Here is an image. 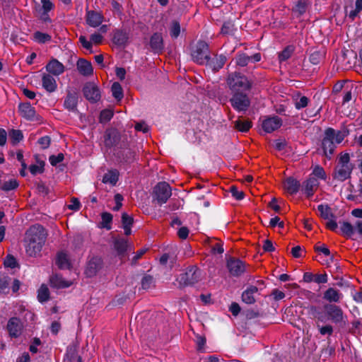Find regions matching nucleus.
I'll use <instances>...</instances> for the list:
<instances>
[{"label":"nucleus","instance_id":"nucleus-59","mask_svg":"<svg viewBox=\"0 0 362 362\" xmlns=\"http://www.w3.org/2000/svg\"><path fill=\"white\" fill-rule=\"evenodd\" d=\"M38 144L41 146L42 148H47L50 144V138L47 136L41 137L38 140Z\"/></svg>","mask_w":362,"mask_h":362},{"label":"nucleus","instance_id":"nucleus-30","mask_svg":"<svg viewBox=\"0 0 362 362\" xmlns=\"http://www.w3.org/2000/svg\"><path fill=\"white\" fill-rule=\"evenodd\" d=\"M118 177L119 173L117 170H110L104 175L103 182L111 185H115L118 180Z\"/></svg>","mask_w":362,"mask_h":362},{"label":"nucleus","instance_id":"nucleus-40","mask_svg":"<svg viewBox=\"0 0 362 362\" xmlns=\"http://www.w3.org/2000/svg\"><path fill=\"white\" fill-rule=\"evenodd\" d=\"M154 286L153 278L150 275H145L141 280V287L148 290Z\"/></svg>","mask_w":362,"mask_h":362},{"label":"nucleus","instance_id":"nucleus-45","mask_svg":"<svg viewBox=\"0 0 362 362\" xmlns=\"http://www.w3.org/2000/svg\"><path fill=\"white\" fill-rule=\"evenodd\" d=\"M35 40L40 43H45L51 40V36L47 33L36 32L34 34Z\"/></svg>","mask_w":362,"mask_h":362},{"label":"nucleus","instance_id":"nucleus-41","mask_svg":"<svg viewBox=\"0 0 362 362\" xmlns=\"http://www.w3.org/2000/svg\"><path fill=\"white\" fill-rule=\"evenodd\" d=\"M18 186V183L14 179L9 180L8 181L4 182L0 188L4 191H10L16 189Z\"/></svg>","mask_w":362,"mask_h":362},{"label":"nucleus","instance_id":"nucleus-14","mask_svg":"<svg viewBox=\"0 0 362 362\" xmlns=\"http://www.w3.org/2000/svg\"><path fill=\"white\" fill-rule=\"evenodd\" d=\"M18 108L21 115L25 119L30 121H37L39 119L35 108L29 103L20 104Z\"/></svg>","mask_w":362,"mask_h":362},{"label":"nucleus","instance_id":"nucleus-58","mask_svg":"<svg viewBox=\"0 0 362 362\" xmlns=\"http://www.w3.org/2000/svg\"><path fill=\"white\" fill-rule=\"evenodd\" d=\"M269 226L271 227H275L276 226H278L279 228H283L284 227V223L281 221L278 216H275L271 218L269 221Z\"/></svg>","mask_w":362,"mask_h":362},{"label":"nucleus","instance_id":"nucleus-64","mask_svg":"<svg viewBox=\"0 0 362 362\" xmlns=\"http://www.w3.org/2000/svg\"><path fill=\"white\" fill-rule=\"evenodd\" d=\"M79 42L81 43L83 47L86 49L90 50L92 48V42L90 41H88L85 36H80Z\"/></svg>","mask_w":362,"mask_h":362},{"label":"nucleus","instance_id":"nucleus-19","mask_svg":"<svg viewBox=\"0 0 362 362\" xmlns=\"http://www.w3.org/2000/svg\"><path fill=\"white\" fill-rule=\"evenodd\" d=\"M77 70L83 76H90L93 74V69L90 62L79 59L76 63Z\"/></svg>","mask_w":362,"mask_h":362},{"label":"nucleus","instance_id":"nucleus-15","mask_svg":"<svg viewBox=\"0 0 362 362\" xmlns=\"http://www.w3.org/2000/svg\"><path fill=\"white\" fill-rule=\"evenodd\" d=\"M318 185V180L313 177H310L303 182L302 190L308 198H310L317 190Z\"/></svg>","mask_w":362,"mask_h":362},{"label":"nucleus","instance_id":"nucleus-23","mask_svg":"<svg viewBox=\"0 0 362 362\" xmlns=\"http://www.w3.org/2000/svg\"><path fill=\"white\" fill-rule=\"evenodd\" d=\"M78 103V94L76 92H69L64 100V105L69 111H74Z\"/></svg>","mask_w":362,"mask_h":362},{"label":"nucleus","instance_id":"nucleus-46","mask_svg":"<svg viewBox=\"0 0 362 362\" xmlns=\"http://www.w3.org/2000/svg\"><path fill=\"white\" fill-rule=\"evenodd\" d=\"M309 102V99L306 96H300L295 100V107L298 110L305 107Z\"/></svg>","mask_w":362,"mask_h":362},{"label":"nucleus","instance_id":"nucleus-29","mask_svg":"<svg viewBox=\"0 0 362 362\" xmlns=\"http://www.w3.org/2000/svg\"><path fill=\"white\" fill-rule=\"evenodd\" d=\"M114 245L119 255H124L129 247H131L127 241L124 238L116 239Z\"/></svg>","mask_w":362,"mask_h":362},{"label":"nucleus","instance_id":"nucleus-55","mask_svg":"<svg viewBox=\"0 0 362 362\" xmlns=\"http://www.w3.org/2000/svg\"><path fill=\"white\" fill-rule=\"evenodd\" d=\"M41 4L44 13L50 11L54 7V4L50 0H41Z\"/></svg>","mask_w":362,"mask_h":362},{"label":"nucleus","instance_id":"nucleus-53","mask_svg":"<svg viewBox=\"0 0 362 362\" xmlns=\"http://www.w3.org/2000/svg\"><path fill=\"white\" fill-rule=\"evenodd\" d=\"M313 174L322 180H325L326 178V174L324 169L319 165L315 167Z\"/></svg>","mask_w":362,"mask_h":362},{"label":"nucleus","instance_id":"nucleus-48","mask_svg":"<svg viewBox=\"0 0 362 362\" xmlns=\"http://www.w3.org/2000/svg\"><path fill=\"white\" fill-rule=\"evenodd\" d=\"M113 117V112L110 110H104L100 112V122H107L110 121Z\"/></svg>","mask_w":362,"mask_h":362},{"label":"nucleus","instance_id":"nucleus-60","mask_svg":"<svg viewBox=\"0 0 362 362\" xmlns=\"http://www.w3.org/2000/svg\"><path fill=\"white\" fill-rule=\"evenodd\" d=\"M80 206V202L78 200V199L73 197L71 200V204L69 205L68 208L71 210L78 211L79 210Z\"/></svg>","mask_w":362,"mask_h":362},{"label":"nucleus","instance_id":"nucleus-12","mask_svg":"<svg viewBox=\"0 0 362 362\" xmlns=\"http://www.w3.org/2000/svg\"><path fill=\"white\" fill-rule=\"evenodd\" d=\"M103 267V260L100 257H94L88 262L85 274L88 277L94 276Z\"/></svg>","mask_w":362,"mask_h":362},{"label":"nucleus","instance_id":"nucleus-47","mask_svg":"<svg viewBox=\"0 0 362 362\" xmlns=\"http://www.w3.org/2000/svg\"><path fill=\"white\" fill-rule=\"evenodd\" d=\"M293 52V49L290 47H287L279 54V59L280 62H284L291 57Z\"/></svg>","mask_w":362,"mask_h":362},{"label":"nucleus","instance_id":"nucleus-32","mask_svg":"<svg viewBox=\"0 0 362 362\" xmlns=\"http://www.w3.org/2000/svg\"><path fill=\"white\" fill-rule=\"evenodd\" d=\"M315 325L321 335H332L334 329L329 324L322 323V322L315 321Z\"/></svg>","mask_w":362,"mask_h":362},{"label":"nucleus","instance_id":"nucleus-57","mask_svg":"<svg viewBox=\"0 0 362 362\" xmlns=\"http://www.w3.org/2000/svg\"><path fill=\"white\" fill-rule=\"evenodd\" d=\"M294 11L300 15H302L306 11V4L304 1H299L296 4Z\"/></svg>","mask_w":362,"mask_h":362},{"label":"nucleus","instance_id":"nucleus-35","mask_svg":"<svg viewBox=\"0 0 362 362\" xmlns=\"http://www.w3.org/2000/svg\"><path fill=\"white\" fill-rule=\"evenodd\" d=\"M111 90L113 97L117 100H120L123 98V90L119 83L115 82L112 85Z\"/></svg>","mask_w":362,"mask_h":362},{"label":"nucleus","instance_id":"nucleus-27","mask_svg":"<svg viewBox=\"0 0 362 362\" xmlns=\"http://www.w3.org/2000/svg\"><path fill=\"white\" fill-rule=\"evenodd\" d=\"M56 264L60 269H69L71 267L70 259L67 254L63 251L57 254Z\"/></svg>","mask_w":362,"mask_h":362},{"label":"nucleus","instance_id":"nucleus-1","mask_svg":"<svg viewBox=\"0 0 362 362\" xmlns=\"http://www.w3.org/2000/svg\"><path fill=\"white\" fill-rule=\"evenodd\" d=\"M308 313L314 321L327 323L331 322L337 325H345L347 317L342 308L334 303H325L322 307L311 305Z\"/></svg>","mask_w":362,"mask_h":362},{"label":"nucleus","instance_id":"nucleus-21","mask_svg":"<svg viewBox=\"0 0 362 362\" xmlns=\"http://www.w3.org/2000/svg\"><path fill=\"white\" fill-rule=\"evenodd\" d=\"M47 71L54 75L59 76L64 71V66L57 59L51 60L46 66Z\"/></svg>","mask_w":362,"mask_h":362},{"label":"nucleus","instance_id":"nucleus-63","mask_svg":"<svg viewBox=\"0 0 362 362\" xmlns=\"http://www.w3.org/2000/svg\"><path fill=\"white\" fill-rule=\"evenodd\" d=\"M103 37L99 33H93L90 35V42L94 44H100L103 41Z\"/></svg>","mask_w":362,"mask_h":362},{"label":"nucleus","instance_id":"nucleus-2","mask_svg":"<svg viewBox=\"0 0 362 362\" xmlns=\"http://www.w3.org/2000/svg\"><path fill=\"white\" fill-rule=\"evenodd\" d=\"M47 239V232L40 225H33L25 233V252L30 257H36L40 255Z\"/></svg>","mask_w":362,"mask_h":362},{"label":"nucleus","instance_id":"nucleus-42","mask_svg":"<svg viewBox=\"0 0 362 362\" xmlns=\"http://www.w3.org/2000/svg\"><path fill=\"white\" fill-rule=\"evenodd\" d=\"M44 164L43 161H39L37 164L31 165L29 167L30 172L34 175L43 173Z\"/></svg>","mask_w":362,"mask_h":362},{"label":"nucleus","instance_id":"nucleus-62","mask_svg":"<svg viewBox=\"0 0 362 362\" xmlns=\"http://www.w3.org/2000/svg\"><path fill=\"white\" fill-rule=\"evenodd\" d=\"M328 278L326 274L315 275L314 281L317 284H325L327 282Z\"/></svg>","mask_w":362,"mask_h":362},{"label":"nucleus","instance_id":"nucleus-51","mask_svg":"<svg viewBox=\"0 0 362 362\" xmlns=\"http://www.w3.org/2000/svg\"><path fill=\"white\" fill-rule=\"evenodd\" d=\"M9 286V279L5 276H0V293H5Z\"/></svg>","mask_w":362,"mask_h":362},{"label":"nucleus","instance_id":"nucleus-16","mask_svg":"<svg viewBox=\"0 0 362 362\" xmlns=\"http://www.w3.org/2000/svg\"><path fill=\"white\" fill-rule=\"evenodd\" d=\"M22 327L21 322L18 317L11 318L7 324V329L13 337H18L21 334Z\"/></svg>","mask_w":362,"mask_h":362},{"label":"nucleus","instance_id":"nucleus-61","mask_svg":"<svg viewBox=\"0 0 362 362\" xmlns=\"http://www.w3.org/2000/svg\"><path fill=\"white\" fill-rule=\"evenodd\" d=\"M146 249H141L136 252V255L132 257V264H136L137 261L146 253Z\"/></svg>","mask_w":362,"mask_h":362},{"label":"nucleus","instance_id":"nucleus-38","mask_svg":"<svg viewBox=\"0 0 362 362\" xmlns=\"http://www.w3.org/2000/svg\"><path fill=\"white\" fill-rule=\"evenodd\" d=\"M102 218V227L110 230L111 228V223L112 221V215L108 212H103L101 215Z\"/></svg>","mask_w":362,"mask_h":362},{"label":"nucleus","instance_id":"nucleus-20","mask_svg":"<svg viewBox=\"0 0 362 362\" xmlns=\"http://www.w3.org/2000/svg\"><path fill=\"white\" fill-rule=\"evenodd\" d=\"M258 292V288L255 286H248L242 293V300L246 304L255 303V295Z\"/></svg>","mask_w":362,"mask_h":362},{"label":"nucleus","instance_id":"nucleus-34","mask_svg":"<svg viewBox=\"0 0 362 362\" xmlns=\"http://www.w3.org/2000/svg\"><path fill=\"white\" fill-rule=\"evenodd\" d=\"M49 296V289L47 286L42 285L38 290L37 298L40 303L48 300Z\"/></svg>","mask_w":362,"mask_h":362},{"label":"nucleus","instance_id":"nucleus-33","mask_svg":"<svg viewBox=\"0 0 362 362\" xmlns=\"http://www.w3.org/2000/svg\"><path fill=\"white\" fill-rule=\"evenodd\" d=\"M8 136L10 138V141L13 146L16 145L23 138L21 131L18 129L11 130L9 132Z\"/></svg>","mask_w":362,"mask_h":362},{"label":"nucleus","instance_id":"nucleus-49","mask_svg":"<svg viewBox=\"0 0 362 362\" xmlns=\"http://www.w3.org/2000/svg\"><path fill=\"white\" fill-rule=\"evenodd\" d=\"M356 8L349 13V18L354 20L358 13L362 10V0L356 1Z\"/></svg>","mask_w":362,"mask_h":362},{"label":"nucleus","instance_id":"nucleus-54","mask_svg":"<svg viewBox=\"0 0 362 362\" xmlns=\"http://www.w3.org/2000/svg\"><path fill=\"white\" fill-rule=\"evenodd\" d=\"M122 222L123 226H132L133 223V218L127 214L123 213L122 216Z\"/></svg>","mask_w":362,"mask_h":362},{"label":"nucleus","instance_id":"nucleus-39","mask_svg":"<svg viewBox=\"0 0 362 362\" xmlns=\"http://www.w3.org/2000/svg\"><path fill=\"white\" fill-rule=\"evenodd\" d=\"M170 35L173 38H177L180 33V25L178 21H173L170 25Z\"/></svg>","mask_w":362,"mask_h":362},{"label":"nucleus","instance_id":"nucleus-13","mask_svg":"<svg viewBox=\"0 0 362 362\" xmlns=\"http://www.w3.org/2000/svg\"><path fill=\"white\" fill-rule=\"evenodd\" d=\"M282 124V120L277 116L269 117L263 120L262 127L264 132L267 133H272V132L279 129Z\"/></svg>","mask_w":362,"mask_h":362},{"label":"nucleus","instance_id":"nucleus-43","mask_svg":"<svg viewBox=\"0 0 362 362\" xmlns=\"http://www.w3.org/2000/svg\"><path fill=\"white\" fill-rule=\"evenodd\" d=\"M341 230L345 235L351 236L354 233V228L349 222H344L341 226Z\"/></svg>","mask_w":362,"mask_h":362},{"label":"nucleus","instance_id":"nucleus-26","mask_svg":"<svg viewBox=\"0 0 362 362\" xmlns=\"http://www.w3.org/2000/svg\"><path fill=\"white\" fill-rule=\"evenodd\" d=\"M226 57L224 55H218L216 56L211 61L209 60L207 62L209 64V66L211 69H212L213 71H218L221 69L225 63L226 62Z\"/></svg>","mask_w":362,"mask_h":362},{"label":"nucleus","instance_id":"nucleus-11","mask_svg":"<svg viewBox=\"0 0 362 362\" xmlns=\"http://www.w3.org/2000/svg\"><path fill=\"white\" fill-rule=\"evenodd\" d=\"M104 21V16L102 13L96 11H86V22L92 28L99 27Z\"/></svg>","mask_w":362,"mask_h":362},{"label":"nucleus","instance_id":"nucleus-3","mask_svg":"<svg viewBox=\"0 0 362 362\" xmlns=\"http://www.w3.org/2000/svg\"><path fill=\"white\" fill-rule=\"evenodd\" d=\"M347 135L348 132L345 129L336 131L332 128H327L325 131V135L322 141L324 154L330 159L337 145L341 144Z\"/></svg>","mask_w":362,"mask_h":362},{"label":"nucleus","instance_id":"nucleus-22","mask_svg":"<svg viewBox=\"0 0 362 362\" xmlns=\"http://www.w3.org/2000/svg\"><path fill=\"white\" fill-rule=\"evenodd\" d=\"M42 87L49 93H52L57 89V85L54 78L49 74H44L42 78Z\"/></svg>","mask_w":362,"mask_h":362},{"label":"nucleus","instance_id":"nucleus-28","mask_svg":"<svg viewBox=\"0 0 362 362\" xmlns=\"http://www.w3.org/2000/svg\"><path fill=\"white\" fill-rule=\"evenodd\" d=\"M50 284L52 286L56 288H67L71 286L70 281L64 280L59 275H54L50 278Z\"/></svg>","mask_w":362,"mask_h":362},{"label":"nucleus","instance_id":"nucleus-17","mask_svg":"<svg viewBox=\"0 0 362 362\" xmlns=\"http://www.w3.org/2000/svg\"><path fill=\"white\" fill-rule=\"evenodd\" d=\"M227 267L230 273L233 276H239L245 272L244 263L240 259H230L228 261Z\"/></svg>","mask_w":362,"mask_h":362},{"label":"nucleus","instance_id":"nucleus-9","mask_svg":"<svg viewBox=\"0 0 362 362\" xmlns=\"http://www.w3.org/2000/svg\"><path fill=\"white\" fill-rule=\"evenodd\" d=\"M155 199L160 204L165 203L170 197L171 187L169 184L165 182H159L153 190Z\"/></svg>","mask_w":362,"mask_h":362},{"label":"nucleus","instance_id":"nucleus-5","mask_svg":"<svg viewBox=\"0 0 362 362\" xmlns=\"http://www.w3.org/2000/svg\"><path fill=\"white\" fill-rule=\"evenodd\" d=\"M353 169L354 165L350 163L349 154L347 153L341 154L335 168L334 178L343 182L350 177Z\"/></svg>","mask_w":362,"mask_h":362},{"label":"nucleus","instance_id":"nucleus-18","mask_svg":"<svg viewBox=\"0 0 362 362\" xmlns=\"http://www.w3.org/2000/svg\"><path fill=\"white\" fill-rule=\"evenodd\" d=\"M323 298L329 303H339L343 298V294L334 288H329L323 293Z\"/></svg>","mask_w":362,"mask_h":362},{"label":"nucleus","instance_id":"nucleus-31","mask_svg":"<svg viewBox=\"0 0 362 362\" xmlns=\"http://www.w3.org/2000/svg\"><path fill=\"white\" fill-rule=\"evenodd\" d=\"M128 40L127 35L120 30H117L113 35L112 41L113 42L119 46L124 45Z\"/></svg>","mask_w":362,"mask_h":362},{"label":"nucleus","instance_id":"nucleus-24","mask_svg":"<svg viewBox=\"0 0 362 362\" xmlns=\"http://www.w3.org/2000/svg\"><path fill=\"white\" fill-rule=\"evenodd\" d=\"M150 46L156 52H160L163 49V40L161 34L155 33L152 35L150 39Z\"/></svg>","mask_w":362,"mask_h":362},{"label":"nucleus","instance_id":"nucleus-10","mask_svg":"<svg viewBox=\"0 0 362 362\" xmlns=\"http://www.w3.org/2000/svg\"><path fill=\"white\" fill-rule=\"evenodd\" d=\"M83 92L85 98L91 103H96L100 98V92L98 88L93 83H86Z\"/></svg>","mask_w":362,"mask_h":362},{"label":"nucleus","instance_id":"nucleus-36","mask_svg":"<svg viewBox=\"0 0 362 362\" xmlns=\"http://www.w3.org/2000/svg\"><path fill=\"white\" fill-rule=\"evenodd\" d=\"M235 127L237 129L242 132H247L252 127L251 122L248 120H237L235 122Z\"/></svg>","mask_w":362,"mask_h":362},{"label":"nucleus","instance_id":"nucleus-4","mask_svg":"<svg viewBox=\"0 0 362 362\" xmlns=\"http://www.w3.org/2000/svg\"><path fill=\"white\" fill-rule=\"evenodd\" d=\"M226 82L232 93H247L251 90L252 86V81L251 80L245 75L238 72L229 74Z\"/></svg>","mask_w":362,"mask_h":362},{"label":"nucleus","instance_id":"nucleus-8","mask_svg":"<svg viewBox=\"0 0 362 362\" xmlns=\"http://www.w3.org/2000/svg\"><path fill=\"white\" fill-rule=\"evenodd\" d=\"M192 57L193 61L199 64L208 62L209 59L208 44L204 41H199L192 53Z\"/></svg>","mask_w":362,"mask_h":362},{"label":"nucleus","instance_id":"nucleus-7","mask_svg":"<svg viewBox=\"0 0 362 362\" xmlns=\"http://www.w3.org/2000/svg\"><path fill=\"white\" fill-rule=\"evenodd\" d=\"M230 103L233 108L238 112H245L250 107L251 100L247 93H232Z\"/></svg>","mask_w":362,"mask_h":362},{"label":"nucleus","instance_id":"nucleus-50","mask_svg":"<svg viewBox=\"0 0 362 362\" xmlns=\"http://www.w3.org/2000/svg\"><path fill=\"white\" fill-rule=\"evenodd\" d=\"M64 158V154L60 153L57 156L52 155L49 156V160L52 165L55 166L61 163Z\"/></svg>","mask_w":362,"mask_h":362},{"label":"nucleus","instance_id":"nucleus-6","mask_svg":"<svg viewBox=\"0 0 362 362\" xmlns=\"http://www.w3.org/2000/svg\"><path fill=\"white\" fill-rule=\"evenodd\" d=\"M202 272L197 267H189L185 272L181 273L176 278V281L180 287L191 286L199 282L201 277Z\"/></svg>","mask_w":362,"mask_h":362},{"label":"nucleus","instance_id":"nucleus-25","mask_svg":"<svg viewBox=\"0 0 362 362\" xmlns=\"http://www.w3.org/2000/svg\"><path fill=\"white\" fill-rule=\"evenodd\" d=\"M285 189L291 194L298 192L300 188V182L292 177L287 178L284 182Z\"/></svg>","mask_w":362,"mask_h":362},{"label":"nucleus","instance_id":"nucleus-44","mask_svg":"<svg viewBox=\"0 0 362 362\" xmlns=\"http://www.w3.org/2000/svg\"><path fill=\"white\" fill-rule=\"evenodd\" d=\"M235 59L236 64L240 66H245L250 62V56H247L244 53L238 54Z\"/></svg>","mask_w":362,"mask_h":362},{"label":"nucleus","instance_id":"nucleus-52","mask_svg":"<svg viewBox=\"0 0 362 362\" xmlns=\"http://www.w3.org/2000/svg\"><path fill=\"white\" fill-rule=\"evenodd\" d=\"M230 192H231L232 196L238 200H241L244 198V192L243 191H239L235 186H231Z\"/></svg>","mask_w":362,"mask_h":362},{"label":"nucleus","instance_id":"nucleus-37","mask_svg":"<svg viewBox=\"0 0 362 362\" xmlns=\"http://www.w3.org/2000/svg\"><path fill=\"white\" fill-rule=\"evenodd\" d=\"M320 216L325 219H329L333 216L331 209L327 205L320 204L317 206Z\"/></svg>","mask_w":362,"mask_h":362},{"label":"nucleus","instance_id":"nucleus-56","mask_svg":"<svg viewBox=\"0 0 362 362\" xmlns=\"http://www.w3.org/2000/svg\"><path fill=\"white\" fill-rule=\"evenodd\" d=\"M4 264L6 267L14 268L16 266V260L13 256L8 255L4 260Z\"/></svg>","mask_w":362,"mask_h":362}]
</instances>
